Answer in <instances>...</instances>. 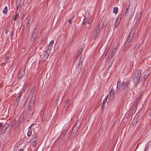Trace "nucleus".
<instances>
[{
  "label": "nucleus",
  "mask_w": 151,
  "mask_h": 151,
  "mask_svg": "<svg viewBox=\"0 0 151 151\" xmlns=\"http://www.w3.org/2000/svg\"><path fill=\"white\" fill-rule=\"evenodd\" d=\"M131 118H132V115H131Z\"/></svg>",
  "instance_id": "nucleus-53"
},
{
  "label": "nucleus",
  "mask_w": 151,
  "mask_h": 151,
  "mask_svg": "<svg viewBox=\"0 0 151 151\" xmlns=\"http://www.w3.org/2000/svg\"><path fill=\"white\" fill-rule=\"evenodd\" d=\"M138 46H138H137V45H136V46L134 47V49L136 50H137L138 47Z\"/></svg>",
  "instance_id": "nucleus-39"
},
{
  "label": "nucleus",
  "mask_w": 151,
  "mask_h": 151,
  "mask_svg": "<svg viewBox=\"0 0 151 151\" xmlns=\"http://www.w3.org/2000/svg\"><path fill=\"white\" fill-rule=\"evenodd\" d=\"M139 78H137L134 77L133 79L134 83V84H136L137 83L139 80Z\"/></svg>",
  "instance_id": "nucleus-24"
},
{
  "label": "nucleus",
  "mask_w": 151,
  "mask_h": 151,
  "mask_svg": "<svg viewBox=\"0 0 151 151\" xmlns=\"http://www.w3.org/2000/svg\"><path fill=\"white\" fill-rule=\"evenodd\" d=\"M8 8L7 6H5L2 12L5 14H6L7 12Z\"/></svg>",
  "instance_id": "nucleus-27"
},
{
  "label": "nucleus",
  "mask_w": 151,
  "mask_h": 151,
  "mask_svg": "<svg viewBox=\"0 0 151 151\" xmlns=\"http://www.w3.org/2000/svg\"><path fill=\"white\" fill-rule=\"evenodd\" d=\"M87 20V19H86V17H85L84 19L83 22H82V24L84 25L86 23V22Z\"/></svg>",
  "instance_id": "nucleus-37"
},
{
  "label": "nucleus",
  "mask_w": 151,
  "mask_h": 151,
  "mask_svg": "<svg viewBox=\"0 0 151 151\" xmlns=\"http://www.w3.org/2000/svg\"><path fill=\"white\" fill-rule=\"evenodd\" d=\"M78 129V126L76 124H75L73 127L72 134L73 136H74V137L75 136Z\"/></svg>",
  "instance_id": "nucleus-6"
},
{
  "label": "nucleus",
  "mask_w": 151,
  "mask_h": 151,
  "mask_svg": "<svg viewBox=\"0 0 151 151\" xmlns=\"http://www.w3.org/2000/svg\"><path fill=\"white\" fill-rule=\"evenodd\" d=\"M38 32V30H36V28H35L33 30L32 33V35L31 39V41L34 42V41L37 36Z\"/></svg>",
  "instance_id": "nucleus-4"
},
{
  "label": "nucleus",
  "mask_w": 151,
  "mask_h": 151,
  "mask_svg": "<svg viewBox=\"0 0 151 151\" xmlns=\"http://www.w3.org/2000/svg\"><path fill=\"white\" fill-rule=\"evenodd\" d=\"M31 25L27 24H26V32H27L28 33L29 32V29L30 28V27Z\"/></svg>",
  "instance_id": "nucleus-29"
},
{
  "label": "nucleus",
  "mask_w": 151,
  "mask_h": 151,
  "mask_svg": "<svg viewBox=\"0 0 151 151\" xmlns=\"http://www.w3.org/2000/svg\"><path fill=\"white\" fill-rule=\"evenodd\" d=\"M120 22V19H119L118 18L116 19L114 24V27L115 28H116L119 25Z\"/></svg>",
  "instance_id": "nucleus-19"
},
{
  "label": "nucleus",
  "mask_w": 151,
  "mask_h": 151,
  "mask_svg": "<svg viewBox=\"0 0 151 151\" xmlns=\"http://www.w3.org/2000/svg\"><path fill=\"white\" fill-rule=\"evenodd\" d=\"M128 85H129V82L128 81H127L125 82H124L121 85L122 88H123V89H124L126 88L127 87Z\"/></svg>",
  "instance_id": "nucleus-16"
},
{
  "label": "nucleus",
  "mask_w": 151,
  "mask_h": 151,
  "mask_svg": "<svg viewBox=\"0 0 151 151\" xmlns=\"http://www.w3.org/2000/svg\"><path fill=\"white\" fill-rule=\"evenodd\" d=\"M13 31H12L10 33L11 36H12L13 35Z\"/></svg>",
  "instance_id": "nucleus-44"
},
{
  "label": "nucleus",
  "mask_w": 151,
  "mask_h": 151,
  "mask_svg": "<svg viewBox=\"0 0 151 151\" xmlns=\"http://www.w3.org/2000/svg\"><path fill=\"white\" fill-rule=\"evenodd\" d=\"M19 15L18 14L16 13L13 19L14 22L17 19V17L19 16Z\"/></svg>",
  "instance_id": "nucleus-34"
},
{
  "label": "nucleus",
  "mask_w": 151,
  "mask_h": 151,
  "mask_svg": "<svg viewBox=\"0 0 151 151\" xmlns=\"http://www.w3.org/2000/svg\"><path fill=\"white\" fill-rule=\"evenodd\" d=\"M10 57H9L8 56L6 58H5V60L6 61H7L8 60H9V58Z\"/></svg>",
  "instance_id": "nucleus-43"
},
{
  "label": "nucleus",
  "mask_w": 151,
  "mask_h": 151,
  "mask_svg": "<svg viewBox=\"0 0 151 151\" xmlns=\"http://www.w3.org/2000/svg\"><path fill=\"white\" fill-rule=\"evenodd\" d=\"M132 38L131 37H130V35L128 37V38L127 40V42H130V41H131L132 40Z\"/></svg>",
  "instance_id": "nucleus-36"
},
{
  "label": "nucleus",
  "mask_w": 151,
  "mask_h": 151,
  "mask_svg": "<svg viewBox=\"0 0 151 151\" xmlns=\"http://www.w3.org/2000/svg\"><path fill=\"white\" fill-rule=\"evenodd\" d=\"M37 136L36 135H35L34 136L32 137L31 141H32V142L34 143L36 141V139H37Z\"/></svg>",
  "instance_id": "nucleus-26"
},
{
  "label": "nucleus",
  "mask_w": 151,
  "mask_h": 151,
  "mask_svg": "<svg viewBox=\"0 0 151 151\" xmlns=\"http://www.w3.org/2000/svg\"><path fill=\"white\" fill-rule=\"evenodd\" d=\"M45 39L44 37H43L42 39V40H41V42H42V44H44V42L45 41Z\"/></svg>",
  "instance_id": "nucleus-38"
},
{
  "label": "nucleus",
  "mask_w": 151,
  "mask_h": 151,
  "mask_svg": "<svg viewBox=\"0 0 151 151\" xmlns=\"http://www.w3.org/2000/svg\"><path fill=\"white\" fill-rule=\"evenodd\" d=\"M130 4L129 2H128L127 3L126 5V9L125 12V16H128L130 14V16L128 19V21H129L132 17V8L130 7Z\"/></svg>",
  "instance_id": "nucleus-1"
},
{
  "label": "nucleus",
  "mask_w": 151,
  "mask_h": 151,
  "mask_svg": "<svg viewBox=\"0 0 151 151\" xmlns=\"http://www.w3.org/2000/svg\"><path fill=\"white\" fill-rule=\"evenodd\" d=\"M12 36H11V40H12Z\"/></svg>",
  "instance_id": "nucleus-48"
},
{
  "label": "nucleus",
  "mask_w": 151,
  "mask_h": 151,
  "mask_svg": "<svg viewBox=\"0 0 151 151\" xmlns=\"http://www.w3.org/2000/svg\"><path fill=\"white\" fill-rule=\"evenodd\" d=\"M35 100L30 99L29 103L28 105V110L31 111L34 106V104Z\"/></svg>",
  "instance_id": "nucleus-7"
},
{
  "label": "nucleus",
  "mask_w": 151,
  "mask_h": 151,
  "mask_svg": "<svg viewBox=\"0 0 151 151\" xmlns=\"http://www.w3.org/2000/svg\"><path fill=\"white\" fill-rule=\"evenodd\" d=\"M70 105V103L69 102V100H67L65 102L64 105V109H65V111H67L68 108Z\"/></svg>",
  "instance_id": "nucleus-12"
},
{
  "label": "nucleus",
  "mask_w": 151,
  "mask_h": 151,
  "mask_svg": "<svg viewBox=\"0 0 151 151\" xmlns=\"http://www.w3.org/2000/svg\"><path fill=\"white\" fill-rule=\"evenodd\" d=\"M107 97H106L105 98L103 101V104L101 108V110L102 111H103L104 108L105 106V104L107 101Z\"/></svg>",
  "instance_id": "nucleus-14"
},
{
  "label": "nucleus",
  "mask_w": 151,
  "mask_h": 151,
  "mask_svg": "<svg viewBox=\"0 0 151 151\" xmlns=\"http://www.w3.org/2000/svg\"><path fill=\"white\" fill-rule=\"evenodd\" d=\"M114 92L115 91L114 90L113 88H111L110 92V96L112 97H111V98H113V97L114 96Z\"/></svg>",
  "instance_id": "nucleus-18"
},
{
  "label": "nucleus",
  "mask_w": 151,
  "mask_h": 151,
  "mask_svg": "<svg viewBox=\"0 0 151 151\" xmlns=\"http://www.w3.org/2000/svg\"><path fill=\"white\" fill-rule=\"evenodd\" d=\"M85 46V45L84 44H83L82 46H81V47L80 49L78 51L77 55V56L78 57V56H79L81 54L82 52L83 51V50L84 48V47Z\"/></svg>",
  "instance_id": "nucleus-13"
},
{
  "label": "nucleus",
  "mask_w": 151,
  "mask_h": 151,
  "mask_svg": "<svg viewBox=\"0 0 151 151\" xmlns=\"http://www.w3.org/2000/svg\"><path fill=\"white\" fill-rule=\"evenodd\" d=\"M141 74V71L139 69H137L135 72L134 77H135L137 78H139Z\"/></svg>",
  "instance_id": "nucleus-10"
},
{
  "label": "nucleus",
  "mask_w": 151,
  "mask_h": 151,
  "mask_svg": "<svg viewBox=\"0 0 151 151\" xmlns=\"http://www.w3.org/2000/svg\"><path fill=\"white\" fill-rule=\"evenodd\" d=\"M140 15L139 14V15H138V17H137L135 18V20H136V23H137V22H139V20L140 19Z\"/></svg>",
  "instance_id": "nucleus-35"
},
{
  "label": "nucleus",
  "mask_w": 151,
  "mask_h": 151,
  "mask_svg": "<svg viewBox=\"0 0 151 151\" xmlns=\"http://www.w3.org/2000/svg\"><path fill=\"white\" fill-rule=\"evenodd\" d=\"M113 12L116 14L118 12V9L117 7H115L114 8Z\"/></svg>",
  "instance_id": "nucleus-30"
},
{
  "label": "nucleus",
  "mask_w": 151,
  "mask_h": 151,
  "mask_svg": "<svg viewBox=\"0 0 151 151\" xmlns=\"http://www.w3.org/2000/svg\"><path fill=\"white\" fill-rule=\"evenodd\" d=\"M25 118L24 116H21L19 120V123H23L24 121Z\"/></svg>",
  "instance_id": "nucleus-22"
},
{
  "label": "nucleus",
  "mask_w": 151,
  "mask_h": 151,
  "mask_svg": "<svg viewBox=\"0 0 151 151\" xmlns=\"http://www.w3.org/2000/svg\"><path fill=\"white\" fill-rule=\"evenodd\" d=\"M66 132H67V130L66 129L64 130V131H63V132L62 133V139L63 138V137H65V134L66 133Z\"/></svg>",
  "instance_id": "nucleus-33"
},
{
  "label": "nucleus",
  "mask_w": 151,
  "mask_h": 151,
  "mask_svg": "<svg viewBox=\"0 0 151 151\" xmlns=\"http://www.w3.org/2000/svg\"><path fill=\"white\" fill-rule=\"evenodd\" d=\"M25 68H22L20 70L18 75V78L19 79H21L25 74Z\"/></svg>",
  "instance_id": "nucleus-8"
},
{
  "label": "nucleus",
  "mask_w": 151,
  "mask_h": 151,
  "mask_svg": "<svg viewBox=\"0 0 151 151\" xmlns=\"http://www.w3.org/2000/svg\"><path fill=\"white\" fill-rule=\"evenodd\" d=\"M116 47H115L112 49V50L110 52L109 56L108 57V59L109 60L113 56L114 53L116 52Z\"/></svg>",
  "instance_id": "nucleus-9"
},
{
  "label": "nucleus",
  "mask_w": 151,
  "mask_h": 151,
  "mask_svg": "<svg viewBox=\"0 0 151 151\" xmlns=\"http://www.w3.org/2000/svg\"><path fill=\"white\" fill-rule=\"evenodd\" d=\"M148 147V146H147V147Z\"/></svg>",
  "instance_id": "nucleus-52"
},
{
  "label": "nucleus",
  "mask_w": 151,
  "mask_h": 151,
  "mask_svg": "<svg viewBox=\"0 0 151 151\" xmlns=\"http://www.w3.org/2000/svg\"><path fill=\"white\" fill-rule=\"evenodd\" d=\"M4 122L2 121H0V129H1L2 127L4 124Z\"/></svg>",
  "instance_id": "nucleus-32"
},
{
  "label": "nucleus",
  "mask_w": 151,
  "mask_h": 151,
  "mask_svg": "<svg viewBox=\"0 0 151 151\" xmlns=\"http://www.w3.org/2000/svg\"><path fill=\"white\" fill-rule=\"evenodd\" d=\"M16 120H14L12 122L11 124L9 125V129L12 130V127L16 124Z\"/></svg>",
  "instance_id": "nucleus-20"
},
{
  "label": "nucleus",
  "mask_w": 151,
  "mask_h": 151,
  "mask_svg": "<svg viewBox=\"0 0 151 151\" xmlns=\"http://www.w3.org/2000/svg\"><path fill=\"white\" fill-rule=\"evenodd\" d=\"M114 58L113 59V61L114 60Z\"/></svg>",
  "instance_id": "nucleus-54"
},
{
  "label": "nucleus",
  "mask_w": 151,
  "mask_h": 151,
  "mask_svg": "<svg viewBox=\"0 0 151 151\" xmlns=\"http://www.w3.org/2000/svg\"><path fill=\"white\" fill-rule=\"evenodd\" d=\"M137 121H136V123H137Z\"/></svg>",
  "instance_id": "nucleus-55"
},
{
  "label": "nucleus",
  "mask_w": 151,
  "mask_h": 151,
  "mask_svg": "<svg viewBox=\"0 0 151 151\" xmlns=\"http://www.w3.org/2000/svg\"><path fill=\"white\" fill-rule=\"evenodd\" d=\"M45 119V118L42 116V120L43 121Z\"/></svg>",
  "instance_id": "nucleus-46"
},
{
  "label": "nucleus",
  "mask_w": 151,
  "mask_h": 151,
  "mask_svg": "<svg viewBox=\"0 0 151 151\" xmlns=\"http://www.w3.org/2000/svg\"><path fill=\"white\" fill-rule=\"evenodd\" d=\"M54 41L53 40L51 41L49 43V45H50V46L48 47L47 48H49L50 47V50H51V49L52 48V46L53 44H54Z\"/></svg>",
  "instance_id": "nucleus-28"
},
{
  "label": "nucleus",
  "mask_w": 151,
  "mask_h": 151,
  "mask_svg": "<svg viewBox=\"0 0 151 151\" xmlns=\"http://www.w3.org/2000/svg\"><path fill=\"white\" fill-rule=\"evenodd\" d=\"M36 89V87H34L32 88L31 91L30 93L29 94V96L31 97L30 99L35 100V96L36 94H35V93Z\"/></svg>",
  "instance_id": "nucleus-5"
},
{
  "label": "nucleus",
  "mask_w": 151,
  "mask_h": 151,
  "mask_svg": "<svg viewBox=\"0 0 151 151\" xmlns=\"http://www.w3.org/2000/svg\"><path fill=\"white\" fill-rule=\"evenodd\" d=\"M32 22L30 17H28L26 22V24L31 25Z\"/></svg>",
  "instance_id": "nucleus-21"
},
{
  "label": "nucleus",
  "mask_w": 151,
  "mask_h": 151,
  "mask_svg": "<svg viewBox=\"0 0 151 151\" xmlns=\"http://www.w3.org/2000/svg\"><path fill=\"white\" fill-rule=\"evenodd\" d=\"M120 82L119 81H118L117 83V87L118 88V85L119 86L120 84Z\"/></svg>",
  "instance_id": "nucleus-41"
},
{
  "label": "nucleus",
  "mask_w": 151,
  "mask_h": 151,
  "mask_svg": "<svg viewBox=\"0 0 151 151\" xmlns=\"http://www.w3.org/2000/svg\"><path fill=\"white\" fill-rule=\"evenodd\" d=\"M87 23L88 24H91V21H90L89 20H88V21Z\"/></svg>",
  "instance_id": "nucleus-45"
},
{
  "label": "nucleus",
  "mask_w": 151,
  "mask_h": 151,
  "mask_svg": "<svg viewBox=\"0 0 151 151\" xmlns=\"http://www.w3.org/2000/svg\"><path fill=\"white\" fill-rule=\"evenodd\" d=\"M19 151H23V149H20Z\"/></svg>",
  "instance_id": "nucleus-47"
},
{
  "label": "nucleus",
  "mask_w": 151,
  "mask_h": 151,
  "mask_svg": "<svg viewBox=\"0 0 151 151\" xmlns=\"http://www.w3.org/2000/svg\"><path fill=\"white\" fill-rule=\"evenodd\" d=\"M9 127V125L7 123H5L4 125L3 126V127L2 129V131H3V133H4L6 131V129L8 128Z\"/></svg>",
  "instance_id": "nucleus-11"
},
{
  "label": "nucleus",
  "mask_w": 151,
  "mask_h": 151,
  "mask_svg": "<svg viewBox=\"0 0 151 151\" xmlns=\"http://www.w3.org/2000/svg\"><path fill=\"white\" fill-rule=\"evenodd\" d=\"M30 127H29V129L27 133V135L28 136H30L32 134V130L31 129H30Z\"/></svg>",
  "instance_id": "nucleus-25"
},
{
  "label": "nucleus",
  "mask_w": 151,
  "mask_h": 151,
  "mask_svg": "<svg viewBox=\"0 0 151 151\" xmlns=\"http://www.w3.org/2000/svg\"><path fill=\"white\" fill-rule=\"evenodd\" d=\"M50 52V47L47 48L42 55H40L41 60L44 62H45L47 59Z\"/></svg>",
  "instance_id": "nucleus-2"
},
{
  "label": "nucleus",
  "mask_w": 151,
  "mask_h": 151,
  "mask_svg": "<svg viewBox=\"0 0 151 151\" xmlns=\"http://www.w3.org/2000/svg\"><path fill=\"white\" fill-rule=\"evenodd\" d=\"M5 32L6 34H7L8 32V30L7 29H5Z\"/></svg>",
  "instance_id": "nucleus-40"
},
{
  "label": "nucleus",
  "mask_w": 151,
  "mask_h": 151,
  "mask_svg": "<svg viewBox=\"0 0 151 151\" xmlns=\"http://www.w3.org/2000/svg\"><path fill=\"white\" fill-rule=\"evenodd\" d=\"M144 151H147V149H145V150Z\"/></svg>",
  "instance_id": "nucleus-50"
},
{
  "label": "nucleus",
  "mask_w": 151,
  "mask_h": 151,
  "mask_svg": "<svg viewBox=\"0 0 151 151\" xmlns=\"http://www.w3.org/2000/svg\"><path fill=\"white\" fill-rule=\"evenodd\" d=\"M28 101V97H27V99H26L24 104L23 105V106H22L23 108L27 104Z\"/></svg>",
  "instance_id": "nucleus-31"
},
{
  "label": "nucleus",
  "mask_w": 151,
  "mask_h": 151,
  "mask_svg": "<svg viewBox=\"0 0 151 151\" xmlns=\"http://www.w3.org/2000/svg\"><path fill=\"white\" fill-rule=\"evenodd\" d=\"M21 1L19 0H17L16 1L15 6L17 8V10L18 8L20 7V6Z\"/></svg>",
  "instance_id": "nucleus-17"
},
{
  "label": "nucleus",
  "mask_w": 151,
  "mask_h": 151,
  "mask_svg": "<svg viewBox=\"0 0 151 151\" xmlns=\"http://www.w3.org/2000/svg\"><path fill=\"white\" fill-rule=\"evenodd\" d=\"M34 125V124H31V126H30V127L31 126H33Z\"/></svg>",
  "instance_id": "nucleus-49"
},
{
  "label": "nucleus",
  "mask_w": 151,
  "mask_h": 151,
  "mask_svg": "<svg viewBox=\"0 0 151 151\" xmlns=\"http://www.w3.org/2000/svg\"><path fill=\"white\" fill-rule=\"evenodd\" d=\"M21 96V94H19L17 98L15 100L14 105H15V106H17L18 105L19 101L20 99V98Z\"/></svg>",
  "instance_id": "nucleus-15"
},
{
  "label": "nucleus",
  "mask_w": 151,
  "mask_h": 151,
  "mask_svg": "<svg viewBox=\"0 0 151 151\" xmlns=\"http://www.w3.org/2000/svg\"><path fill=\"white\" fill-rule=\"evenodd\" d=\"M132 30H131V32H130V34H131V32H132Z\"/></svg>",
  "instance_id": "nucleus-51"
},
{
  "label": "nucleus",
  "mask_w": 151,
  "mask_h": 151,
  "mask_svg": "<svg viewBox=\"0 0 151 151\" xmlns=\"http://www.w3.org/2000/svg\"><path fill=\"white\" fill-rule=\"evenodd\" d=\"M102 26L100 25L99 23L98 24L97 28H96L95 32L94 34L93 38L95 39L97 37L98 35L100 32Z\"/></svg>",
  "instance_id": "nucleus-3"
},
{
  "label": "nucleus",
  "mask_w": 151,
  "mask_h": 151,
  "mask_svg": "<svg viewBox=\"0 0 151 151\" xmlns=\"http://www.w3.org/2000/svg\"><path fill=\"white\" fill-rule=\"evenodd\" d=\"M83 58L81 55L79 59V65L82 66L83 63Z\"/></svg>",
  "instance_id": "nucleus-23"
},
{
  "label": "nucleus",
  "mask_w": 151,
  "mask_h": 151,
  "mask_svg": "<svg viewBox=\"0 0 151 151\" xmlns=\"http://www.w3.org/2000/svg\"><path fill=\"white\" fill-rule=\"evenodd\" d=\"M73 18V17H72L71 19H70L68 21V23H69V24H71V23H72V21H71V19H72Z\"/></svg>",
  "instance_id": "nucleus-42"
}]
</instances>
